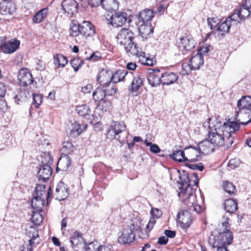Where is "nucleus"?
Returning <instances> with one entry per match:
<instances>
[{"label": "nucleus", "instance_id": "nucleus-23", "mask_svg": "<svg viewBox=\"0 0 251 251\" xmlns=\"http://www.w3.org/2000/svg\"><path fill=\"white\" fill-rule=\"evenodd\" d=\"M71 159L68 155H61L57 163L56 171H67L71 167Z\"/></svg>", "mask_w": 251, "mask_h": 251}, {"label": "nucleus", "instance_id": "nucleus-52", "mask_svg": "<svg viewBox=\"0 0 251 251\" xmlns=\"http://www.w3.org/2000/svg\"><path fill=\"white\" fill-rule=\"evenodd\" d=\"M84 246L86 251H98L100 245L97 241H95L88 244H84Z\"/></svg>", "mask_w": 251, "mask_h": 251}, {"label": "nucleus", "instance_id": "nucleus-42", "mask_svg": "<svg viewBox=\"0 0 251 251\" xmlns=\"http://www.w3.org/2000/svg\"><path fill=\"white\" fill-rule=\"evenodd\" d=\"M76 110L77 113L81 116L84 117L90 115L91 110L87 104H82L76 107Z\"/></svg>", "mask_w": 251, "mask_h": 251}, {"label": "nucleus", "instance_id": "nucleus-63", "mask_svg": "<svg viewBox=\"0 0 251 251\" xmlns=\"http://www.w3.org/2000/svg\"><path fill=\"white\" fill-rule=\"evenodd\" d=\"M156 223V221L154 218H151L148 224L146 226L147 229L150 231L151 229H152L154 224Z\"/></svg>", "mask_w": 251, "mask_h": 251}, {"label": "nucleus", "instance_id": "nucleus-40", "mask_svg": "<svg viewBox=\"0 0 251 251\" xmlns=\"http://www.w3.org/2000/svg\"><path fill=\"white\" fill-rule=\"evenodd\" d=\"M231 26H232V24L229 23L228 22H227V20H226L225 21L219 24L216 30L218 32L219 34L224 35L228 32Z\"/></svg>", "mask_w": 251, "mask_h": 251}, {"label": "nucleus", "instance_id": "nucleus-47", "mask_svg": "<svg viewBox=\"0 0 251 251\" xmlns=\"http://www.w3.org/2000/svg\"><path fill=\"white\" fill-rule=\"evenodd\" d=\"M223 189L225 191L230 195H234L236 192V187L232 183L225 181L223 183Z\"/></svg>", "mask_w": 251, "mask_h": 251}, {"label": "nucleus", "instance_id": "nucleus-62", "mask_svg": "<svg viewBox=\"0 0 251 251\" xmlns=\"http://www.w3.org/2000/svg\"><path fill=\"white\" fill-rule=\"evenodd\" d=\"M150 147V151L154 153H159L160 151V149L159 146L155 144H152Z\"/></svg>", "mask_w": 251, "mask_h": 251}, {"label": "nucleus", "instance_id": "nucleus-51", "mask_svg": "<svg viewBox=\"0 0 251 251\" xmlns=\"http://www.w3.org/2000/svg\"><path fill=\"white\" fill-rule=\"evenodd\" d=\"M226 20L227 22H228L233 25L239 23L240 22L239 20L240 19L239 16H238L237 11H236V10H235L234 12L230 16L227 17Z\"/></svg>", "mask_w": 251, "mask_h": 251}, {"label": "nucleus", "instance_id": "nucleus-30", "mask_svg": "<svg viewBox=\"0 0 251 251\" xmlns=\"http://www.w3.org/2000/svg\"><path fill=\"white\" fill-rule=\"evenodd\" d=\"M144 79V78L142 75L134 76L129 86V90L132 92H136L138 91L143 84Z\"/></svg>", "mask_w": 251, "mask_h": 251}, {"label": "nucleus", "instance_id": "nucleus-13", "mask_svg": "<svg viewBox=\"0 0 251 251\" xmlns=\"http://www.w3.org/2000/svg\"><path fill=\"white\" fill-rule=\"evenodd\" d=\"M61 5L64 12L68 15H74L77 12L78 4L75 0H64Z\"/></svg>", "mask_w": 251, "mask_h": 251}, {"label": "nucleus", "instance_id": "nucleus-57", "mask_svg": "<svg viewBox=\"0 0 251 251\" xmlns=\"http://www.w3.org/2000/svg\"><path fill=\"white\" fill-rule=\"evenodd\" d=\"M186 166L192 170H197L200 171H202L204 169V166L201 163L198 164H190L187 163L186 164Z\"/></svg>", "mask_w": 251, "mask_h": 251}, {"label": "nucleus", "instance_id": "nucleus-9", "mask_svg": "<svg viewBox=\"0 0 251 251\" xmlns=\"http://www.w3.org/2000/svg\"><path fill=\"white\" fill-rule=\"evenodd\" d=\"M127 20V14L125 12H118L112 14L109 19V23L114 27L122 26Z\"/></svg>", "mask_w": 251, "mask_h": 251}, {"label": "nucleus", "instance_id": "nucleus-10", "mask_svg": "<svg viewBox=\"0 0 251 251\" xmlns=\"http://www.w3.org/2000/svg\"><path fill=\"white\" fill-rule=\"evenodd\" d=\"M18 79L20 85L25 87L32 84L34 81L31 73L26 68L20 70Z\"/></svg>", "mask_w": 251, "mask_h": 251}, {"label": "nucleus", "instance_id": "nucleus-3", "mask_svg": "<svg viewBox=\"0 0 251 251\" xmlns=\"http://www.w3.org/2000/svg\"><path fill=\"white\" fill-rule=\"evenodd\" d=\"M133 33L129 28H122L117 36L118 44L123 46L129 55L145 56V52L132 41Z\"/></svg>", "mask_w": 251, "mask_h": 251}, {"label": "nucleus", "instance_id": "nucleus-54", "mask_svg": "<svg viewBox=\"0 0 251 251\" xmlns=\"http://www.w3.org/2000/svg\"><path fill=\"white\" fill-rule=\"evenodd\" d=\"M82 132L81 126L78 123H75L71 130V134L75 136H77Z\"/></svg>", "mask_w": 251, "mask_h": 251}, {"label": "nucleus", "instance_id": "nucleus-64", "mask_svg": "<svg viewBox=\"0 0 251 251\" xmlns=\"http://www.w3.org/2000/svg\"><path fill=\"white\" fill-rule=\"evenodd\" d=\"M111 245L102 246L100 245L98 251H112Z\"/></svg>", "mask_w": 251, "mask_h": 251}, {"label": "nucleus", "instance_id": "nucleus-19", "mask_svg": "<svg viewBox=\"0 0 251 251\" xmlns=\"http://www.w3.org/2000/svg\"><path fill=\"white\" fill-rule=\"evenodd\" d=\"M30 98V93L25 89L17 90L14 96L15 102L18 104L25 102Z\"/></svg>", "mask_w": 251, "mask_h": 251}, {"label": "nucleus", "instance_id": "nucleus-29", "mask_svg": "<svg viewBox=\"0 0 251 251\" xmlns=\"http://www.w3.org/2000/svg\"><path fill=\"white\" fill-rule=\"evenodd\" d=\"M189 62L193 70L199 69L203 64V58L201 53H198L194 55L190 60Z\"/></svg>", "mask_w": 251, "mask_h": 251}, {"label": "nucleus", "instance_id": "nucleus-41", "mask_svg": "<svg viewBox=\"0 0 251 251\" xmlns=\"http://www.w3.org/2000/svg\"><path fill=\"white\" fill-rule=\"evenodd\" d=\"M54 64L57 67L63 68L68 63L65 56L61 54H56L54 56Z\"/></svg>", "mask_w": 251, "mask_h": 251}, {"label": "nucleus", "instance_id": "nucleus-5", "mask_svg": "<svg viewBox=\"0 0 251 251\" xmlns=\"http://www.w3.org/2000/svg\"><path fill=\"white\" fill-rule=\"evenodd\" d=\"M126 129V126L123 122L113 121L107 131V137L111 140L117 139L122 143L123 140L121 139L120 134L124 132Z\"/></svg>", "mask_w": 251, "mask_h": 251}, {"label": "nucleus", "instance_id": "nucleus-26", "mask_svg": "<svg viewBox=\"0 0 251 251\" xmlns=\"http://www.w3.org/2000/svg\"><path fill=\"white\" fill-rule=\"evenodd\" d=\"M177 75L171 72L162 73V84L163 85H169L175 83L178 79Z\"/></svg>", "mask_w": 251, "mask_h": 251}, {"label": "nucleus", "instance_id": "nucleus-16", "mask_svg": "<svg viewBox=\"0 0 251 251\" xmlns=\"http://www.w3.org/2000/svg\"><path fill=\"white\" fill-rule=\"evenodd\" d=\"M52 174V169L48 164L41 165L38 171V177L39 181L45 182L48 180Z\"/></svg>", "mask_w": 251, "mask_h": 251}, {"label": "nucleus", "instance_id": "nucleus-28", "mask_svg": "<svg viewBox=\"0 0 251 251\" xmlns=\"http://www.w3.org/2000/svg\"><path fill=\"white\" fill-rule=\"evenodd\" d=\"M236 117L240 122L239 124L247 125L251 121V111H238Z\"/></svg>", "mask_w": 251, "mask_h": 251}, {"label": "nucleus", "instance_id": "nucleus-24", "mask_svg": "<svg viewBox=\"0 0 251 251\" xmlns=\"http://www.w3.org/2000/svg\"><path fill=\"white\" fill-rule=\"evenodd\" d=\"M237 106L238 111H251V97L243 96L238 100Z\"/></svg>", "mask_w": 251, "mask_h": 251}, {"label": "nucleus", "instance_id": "nucleus-14", "mask_svg": "<svg viewBox=\"0 0 251 251\" xmlns=\"http://www.w3.org/2000/svg\"><path fill=\"white\" fill-rule=\"evenodd\" d=\"M17 6L11 0H3L0 3V12L3 15H12L16 10Z\"/></svg>", "mask_w": 251, "mask_h": 251}, {"label": "nucleus", "instance_id": "nucleus-38", "mask_svg": "<svg viewBox=\"0 0 251 251\" xmlns=\"http://www.w3.org/2000/svg\"><path fill=\"white\" fill-rule=\"evenodd\" d=\"M48 13L47 8H43L38 11L34 16L32 21L34 23H40L42 22Z\"/></svg>", "mask_w": 251, "mask_h": 251}, {"label": "nucleus", "instance_id": "nucleus-8", "mask_svg": "<svg viewBox=\"0 0 251 251\" xmlns=\"http://www.w3.org/2000/svg\"><path fill=\"white\" fill-rule=\"evenodd\" d=\"M178 45L179 51L181 52L182 54H185L195 47V43L191 36L186 35L180 38Z\"/></svg>", "mask_w": 251, "mask_h": 251}, {"label": "nucleus", "instance_id": "nucleus-2", "mask_svg": "<svg viewBox=\"0 0 251 251\" xmlns=\"http://www.w3.org/2000/svg\"><path fill=\"white\" fill-rule=\"evenodd\" d=\"M178 182L181 186L179 189L180 192L178 196L183 203L187 205L190 211H194L197 213H200L202 210V207L196 203V197L192 186L198 185L199 179L196 173L189 176L183 172L179 174V179Z\"/></svg>", "mask_w": 251, "mask_h": 251}, {"label": "nucleus", "instance_id": "nucleus-33", "mask_svg": "<svg viewBox=\"0 0 251 251\" xmlns=\"http://www.w3.org/2000/svg\"><path fill=\"white\" fill-rule=\"evenodd\" d=\"M45 189L46 187L44 184H37L36 187L34 196L46 198L47 201H48V198L50 197L51 190L50 188L48 190L47 194H46Z\"/></svg>", "mask_w": 251, "mask_h": 251}, {"label": "nucleus", "instance_id": "nucleus-15", "mask_svg": "<svg viewBox=\"0 0 251 251\" xmlns=\"http://www.w3.org/2000/svg\"><path fill=\"white\" fill-rule=\"evenodd\" d=\"M55 199L58 201H63L67 198L69 195L68 188L62 181H60L55 189L54 193Z\"/></svg>", "mask_w": 251, "mask_h": 251}, {"label": "nucleus", "instance_id": "nucleus-60", "mask_svg": "<svg viewBox=\"0 0 251 251\" xmlns=\"http://www.w3.org/2000/svg\"><path fill=\"white\" fill-rule=\"evenodd\" d=\"M224 221L222 223V227L220 226L219 228H220L222 230H230L228 228L229 227V224L228 223L229 218L228 217H224Z\"/></svg>", "mask_w": 251, "mask_h": 251}, {"label": "nucleus", "instance_id": "nucleus-45", "mask_svg": "<svg viewBox=\"0 0 251 251\" xmlns=\"http://www.w3.org/2000/svg\"><path fill=\"white\" fill-rule=\"evenodd\" d=\"M115 83L113 81L106 84L105 85L102 86V88L104 89L106 94L108 96H111L114 94L117 91V88L115 85Z\"/></svg>", "mask_w": 251, "mask_h": 251}, {"label": "nucleus", "instance_id": "nucleus-6", "mask_svg": "<svg viewBox=\"0 0 251 251\" xmlns=\"http://www.w3.org/2000/svg\"><path fill=\"white\" fill-rule=\"evenodd\" d=\"M20 44V41L15 39L6 41L5 36L0 37V50L4 53L11 54L16 51Z\"/></svg>", "mask_w": 251, "mask_h": 251}, {"label": "nucleus", "instance_id": "nucleus-48", "mask_svg": "<svg viewBox=\"0 0 251 251\" xmlns=\"http://www.w3.org/2000/svg\"><path fill=\"white\" fill-rule=\"evenodd\" d=\"M221 22V19L217 17L208 18L207 19L208 25L211 29H215L217 30V28L218 27Z\"/></svg>", "mask_w": 251, "mask_h": 251}, {"label": "nucleus", "instance_id": "nucleus-31", "mask_svg": "<svg viewBox=\"0 0 251 251\" xmlns=\"http://www.w3.org/2000/svg\"><path fill=\"white\" fill-rule=\"evenodd\" d=\"M45 198L40 196H34L31 201V204L32 208L36 211H41L44 206V200Z\"/></svg>", "mask_w": 251, "mask_h": 251}, {"label": "nucleus", "instance_id": "nucleus-59", "mask_svg": "<svg viewBox=\"0 0 251 251\" xmlns=\"http://www.w3.org/2000/svg\"><path fill=\"white\" fill-rule=\"evenodd\" d=\"M151 213L152 216V218L155 219L159 218L162 215V211L158 208H151Z\"/></svg>", "mask_w": 251, "mask_h": 251}, {"label": "nucleus", "instance_id": "nucleus-25", "mask_svg": "<svg viewBox=\"0 0 251 251\" xmlns=\"http://www.w3.org/2000/svg\"><path fill=\"white\" fill-rule=\"evenodd\" d=\"M112 72L104 70L101 71L97 76V81L101 86L112 81Z\"/></svg>", "mask_w": 251, "mask_h": 251}, {"label": "nucleus", "instance_id": "nucleus-35", "mask_svg": "<svg viewBox=\"0 0 251 251\" xmlns=\"http://www.w3.org/2000/svg\"><path fill=\"white\" fill-rule=\"evenodd\" d=\"M169 156L173 160L179 162H185V151L180 150L174 151Z\"/></svg>", "mask_w": 251, "mask_h": 251}, {"label": "nucleus", "instance_id": "nucleus-37", "mask_svg": "<svg viewBox=\"0 0 251 251\" xmlns=\"http://www.w3.org/2000/svg\"><path fill=\"white\" fill-rule=\"evenodd\" d=\"M138 29L142 36H147L153 32V29L151 28V24L146 23L145 24H138Z\"/></svg>", "mask_w": 251, "mask_h": 251}, {"label": "nucleus", "instance_id": "nucleus-1", "mask_svg": "<svg viewBox=\"0 0 251 251\" xmlns=\"http://www.w3.org/2000/svg\"><path fill=\"white\" fill-rule=\"evenodd\" d=\"M203 126L207 127V138L215 147L223 146L229 148L233 143V134L240 129L236 122L223 123L220 117L209 118L203 123Z\"/></svg>", "mask_w": 251, "mask_h": 251}, {"label": "nucleus", "instance_id": "nucleus-56", "mask_svg": "<svg viewBox=\"0 0 251 251\" xmlns=\"http://www.w3.org/2000/svg\"><path fill=\"white\" fill-rule=\"evenodd\" d=\"M33 103L36 108L40 105L42 101V96L40 94H33Z\"/></svg>", "mask_w": 251, "mask_h": 251}, {"label": "nucleus", "instance_id": "nucleus-21", "mask_svg": "<svg viewBox=\"0 0 251 251\" xmlns=\"http://www.w3.org/2000/svg\"><path fill=\"white\" fill-rule=\"evenodd\" d=\"M215 147L207 136L205 140L200 142L198 145V149L200 152L204 154L212 152L214 151Z\"/></svg>", "mask_w": 251, "mask_h": 251}, {"label": "nucleus", "instance_id": "nucleus-11", "mask_svg": "<svg viewBox=\"0 0 251 251\" xmlns=\"http://www.w3.org/2000/svg\"><path fill=\"white\" fill-rule=\"evenodd\" d=\"M177 218L179 226L184 229L189 227L192 223L191 214L188 210H183L179 212Z\"/></svg>", "mask_w": 251, "mask_h": 251}, {"label": "nucleus", "instance_id": "nucleus-43", "mask_svg": "<svg viewBox=\"0 0 251 251\" xmlns=\"http://www.w3.org/2000/svg\"><path fill=\"white\" fill-rule=\"evenodd\" d=\"M80 34V25L76 21H73L70 25V34L72 36L76 37Z\"/></svg>", "mask_w": 251, "mask_h": 251}, {"label": "nucleus", "instance_id": "nucleus-44", "mask_svg": "<svg viewBox=\"0 0 251 251\" xmlns=\"http://www.w3.org/2000/svg\"><path fill=\"white\" fill-rule=\"evenodd\" d=\"M107 95L104 89L100 88H97L93 93V98L94 100L100 101L104 99V97Z\"/></svg>", "mask_w": 251, "mask_h": 251}, {"label": "nucleus", "instance_id": "nucleus-50", "mask_svg": "<svg viewBox=\"0 0 251 251\" xmlns=\"http://www.w3.org/2000/svg\"><path fill=\"white\" fill-rule=\"evenodd\" d=\"M39 212L36 211L33 212L31 218L32 222L36 225H40L43 221V217Z\"/></svg>", "mask_w": 251, "mask_h": 251}, {"label": "nucleus", "instance_id": "nucleus-32", "mask_svg": "<svg viewBox=\"0 0 251 251\" xmlns=\"http://www.w3.org/2000/svg\"><path fill=\"white\" fill-rule=\"evenodd\" d=\"M102 7L109 12L115 11L119 8V2L117 0H104Z\"/></svg>", "mask_w": 251, "mask_h": 251}, {"label": "nucleus", "instance_id": "nucleus-55", "mask_svg": "<svg viewBox=\"0 0 251 251\" xmlns=\"http://www.w3.org/2000/svg\"><path fill=\"white\" fill-rule=\"evenodd\" d=\"M182 69L184 71L182 72V74L183 75H188L191 70H193V69L191 67V65L189 62L188 63H183L182 65Z\"/></svg>", "mask_w": 251, "mask_h": 251}, {"label": "nucleus", "instance_id": "nucleus-53", "mask_svg": "<svg viewBox=\"0 0 251 251\" xmlns=\"http://www.w3.org/2000/svg\"><path fill=\"white\" fill-rule=\"evenodd\" d=\"M72 67L74 68V71L76 72L79 68L82 66L83 64L82 60L79 58H73L70 61Z\"/></svg>", "mask_w": 251, "mask_h": 251}, {"label": "nucleus", "instance_id": "nucleus-34", "mask_svg": "<svg viewBox=\"0 0 251 251\" xmlns=\"http://www.w3.org/2000/svg\"><path fill=\"white\" fill-rule=\"evenodd\" d=\"M224 208L226 212L233 213L238 209L237 202L233 199H227L224 203Z\"/></svg>", "mask_w": 251, "mask_h": 251}, {"label": "nucleus", "instance_id": "nucleus-17", "mask_svg": "<svg viewBox=\"0 0 251 251\" xmlns=\"http://www.w3.org/2000/svg\"><path fill=\"white\" fill-rule=\"evenodd\" d=\"M154 17L153 12L150 9H145L141 11L137 15V25L151 23L150 21Z\"/></svg>", "mask_w": 251, "mask_h": 251}, {"label": "nucleus", "instance_id": "nucleus-12", "mask_svg": "<svg viewBox=\"0 0 251 251\" xmlns=\"http://www.w3.org/2000/svg\"><path fill=\"white\" fill-rule=\"evenodd\" d=\"M185 162H197L200 160L201 152L197 147H189L185 149Z\"/></svg>", "mask_w": 251, "mask_h": 251}, {"label": "nucleus", "instance_id": "nucleus-58", "mask_svg": "<svg viewBox=\"0 0 251 251\" xmlns=\"http://www.w3.org/2000/svg\"><path fill=\"white\" fill-rule=\"evenodd\" d=\"M101 53L99 51H96L92 53L89 57H87L86 59L87 60L96 61L99 58H101Z\"/></svg>", "mask_w": 251, "mask_h": 251}, {"label": "nucleus", "instance_id": "nucleus-27", "mask_svg": "<svg viewBox=\"0 0 251 251\" xmlns=\"http://www.w3.org/2000/svg\"><path fill=\"white\" fill-rule=\"evenodd\" d=\"M26 234L31 237V239L29 240V245H26V247L23 246L21 251H32L31 245L32 244V240L35 239L38 236V232L34 227H29V229L26 230Z\"/></svg>", "mask_w": 251, "mask_h": 251}, {"label": "nucleus", "instance_id": "nucleus-18", "mask_svg": "<svg viewBox=\"0 0 251 251\" xmlns=\"http://www.w3.org/2000/svg\"><path fill=\"white\" fill-rule=\"evenodd\" d=\"M95 33V27L90 22L84 21L80 25V34L85 38L92 37Z\"/></svg>", "mask_w": 251, "mask_h": 251}, {"label": "nucleus", "instance_id": "nucleus-49", "mask_svg": "<svg viewBox=\"0 0 251 251\" xmlns=\"http://www.w3.org/2000/svg\"><path fill=\"white\" fill-rule=\"evenodd\" d=\"M98 107L102 111L106 112L111 107V102L110 100L104 99L99 101Z\"/></svg>", "mask_w": 251, "mask_h": 251}, {"label": "nucleus", "instance_id": "nucleus-46", "mask_svg": "<svg viewBox=\"0 0 251 251\" xmlns=\"http://www.w3.org/2000/svg\"><path fill=\"white\" fill-rule=\"evenodd\" d=\"M250 8H247V6H245V5H244L236 9V11H237L238 16H239L240 20L244 19L249 16Z\"/></svg>", "mask_w": 251, "mask_h": 251}, {"label": "nucleus", "instance_id": "nucleus-4", "mask_svg": "<svg viewBox=\"0 0 251 251\" xmlns=\"http://www.w3.org/2000/svg\"><path fill=\"white\" fill-rule=\"evenodd\" d=\"M218 235L212 234L209 236V244L214 248L231 244L233 239L232 233L230 230H222L220 228H218Z\"/></svg>", "mask_w": 251, "mask_h": 251}, {"label": "nucleus", "instance_id": "nucleus-61", "mask_svg": "<svg viewBox=\"0 0 251 251\" xmlns=\"http://www.w3.org/2000/svg\"><path fill=\"white\" fill-rule=\"evenodd\" d=\"M240 164V161L237 158H234L230 160L229 162V165L231 166V168H235L238 166Z\"/></svg>", "mask_w": 251, "mask_h": 251}, {"label": "nucleus", "instance_id": "nucleus-22", "mask_svg": "<svg viewBox=\"0 0 251 251\" xmlns=\"http://www.w3.org/2000/svg\"><path fill=\"white\" fill-rule=\"evenodd\" d=\"M147 79L150 85L156 87L162 84V73L159 70H156L148 75Z\"/></svg>", "mask_w": 251, "mask_h": 251}, {"label": "nucleus", "instance_id": "nucleus-20", "mask_svg": "<svg viewBox=\"0 0 251 251\" xmlns=\"http://www.w3.org/2000/svg\"><path fill=\"white\" fill-rule=\"evenodd\" d=\"M70 242L75 251H78V249L84 248L82 236L79 232H75L74 235L71 237Z\"/></svg>", "mask_w": 251, "mask_h": 251}, {"label": "nucleus", "instance_id": "nucleus-39", "mask_svg": "<svg viewBox=\"0 0 251 251\" xmlns=\"http://www.w3.org/2000/svg\"><path fill=\"white\" fill-rule=\"evenodd\" d=\"M127 73L126 70H119L114 74L112 73V81L116 83L123 80Z\"/></svg>", "mask_w": 251, "mask_h": 251}, {"label": "nucleus", "instance_id": "nucleus-7", "mask_svg": "<svg viewBox=\"0 0 251 251\" xmlns=\"http://www.w3.org/2000/svg\"><path fill=\"white\" fill-rule=\"evenodd\" d=\"M135 228V226L133 224L124 228L121 235L118 238V242L121 244H128L133 242L135 238V235L133 233Z\"/></svg>", "mask_w": 251, "mask_h": 251}, {"label": "nucleus", "instance_id": "nucleus-36", "mask_svg": "<svg viewBox=\"0 0 251 251\" xmlns=\"http://www.w3.org/2000/svg\"><path fill=\"white\" fill-rule=\"evenodd\" d=\"M75 150V147L72 143L68 141L62 143V147L60 150L62 155H68L71 154Z\"/></svg>", "mask_w": 251, "mask_h": 251}]
</instances>
